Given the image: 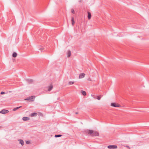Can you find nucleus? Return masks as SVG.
I'll return each instance as SVG.
<instances>
[{
    "mask_svg": "<svg viewBox=\"0 0 149 149\" xmlns=\"http://www.w3.org/2000/svg\"><path fill=\"white\" fill-rule=\"evenodd\" d=\"M86 133L88 134H91L92 136H99V133L95 131H93L91 130H87Z\"/></svg>",
    "mask_w": 149,
    "mask_h": 149,
    "instance_id": "nucleus-1",
    "label": "nucleus"
},
{
    "mask_svg": "<svg viewBox=\"0 0 149 149\" xmlns=\"http://www.w3.org/2000/svg\"><path fill=\"white\" fill-rule=\"evenodd\" d=\"M35 97L33 96H31L28 97L26 99H25V100H28L29 101H33L34 100Z\"/></svg>",
    "mask_w": 149,
    "mask_h": 149,
    "instance_id": "nucleus-2",
    "label": "nucleus"
},
{
    "mask_svg": "<svg viewBox=\"0 0 149 149\" xmlns=\"http://www.w3.org/2000/svg\"><path fill=\"white\" fill-rule=\"evenodd\" d=\"M107 148L109 149H116L117 146L116 145H109L108 146Z\"/></svg>",
    "mask_w": 149,
    "mask_h": 149,
    "instance_id": "nucleus-3",
    "label": "nucleus"
},
{
    "mask_svg": "<svg viewBox=\"0 0 149 149\" xmlns=\"http://www.w3.org/2000/svg\"><path fill=\"white\" fill-rule=\"evenodd\" d=\"M111 106L114 107H120V105L119 104L114 103H111Z\"/></svg>",
    "mask_w": 149,
    "mask_h": 149,
    "instance_id": "nucleus-4",
    "label": "nucleus"
},
{
    "mask_svg": "<svg viewBox=\"0 0 149 149\" xmlns=\"http://www.w3.org/2000/svg\"><path fill=\"white\" fill-rule=\"evenodd\" d=\"M9 112L6 109H3L1 111H0V113L5 114L8 113Z\"/></svg>",
    "mask_w": 149,
    "mask_h": 149,
    "instance_id": "nucleus-5",
    "label": "nucleus"
},
{
    "mask_svg": "<svg viewBox=\"0 0 149 149\" xmlns=\"http://www.w3.org/2000/svg\"><path fill=\"white\" fill-rule=\"evenodd\" d=\"M85 75V74L83 73L80 74L79 76V78L81 79L84 77Z\"/></svg>",
    "mask_w": 149,
    "mask_h": 149,
    "instance_id": "nucleus-6",
    "label": "nucleus"
},
{
    "mask_svg": "<svg viewBox=\"0 0 149 149\" xmlns=\"http://www.w3.org/2000/svg\"><path fill=\"white\" fill-rule=\"evenodd\" d=\"M67 55L68 57H70L71 56V51L70 50H68L67 53Z\"/></svg>",
    "mask_w": 149,
    "mask_h": 149,
    "instance_id": "nucleus-7",
    "label": "nucleus"
},
{
    "mask_svg": "<svg viewBox=\"0 0 149 149\" xmlns=\"http://www.w3.org/2000/svg\"><path fill=\"white\" fill-rule=\"evenodd\" d=\"M48 88V91H51L53 88V85L52 84H51L50 86H48L47 87Z\"/></svg>",
    "mask_w": 149,
    "mask_h": 149,
    "instance_id": "nucleus-8",
    "label": "nucleus"
},
{
    "mask_svg": "<svg viewBox=\"0 0 149 149\" xmlns=\"http://www.w3.org/2000/svg\"><path fill=\"white\" fill-rule=\"evenodd\" d=\"M88 14V19H90L91 18V13L89 11H88L87 12Z\"/></svg>",
    "mask_w": 149,
    "mask_h": 149,
    "instance_id": "nucleus-9",
    "label": "nucleus"
},
{
    "mask_svg": "<svg viewBox=\"0 0 149 149\" xmlns=\"http://www.w3.org/2000/svg\"><path fill=\"white\" fill-rule=\"evenodd\" d=\"M29 119V118L27 117H24L22 118V120L24 121L28 120Z\"/></svg>",
    "mask_w": 149,
    "mask_h": 149,
    "instance_id": "nucleus-10",
    "label": "nucleus"
},
{
    "mask_svg": "<svg viewBox=\"0 0 149 149\" xmlns=\"http://www.w3.org/2000/svg\"><path fill=\"white\" fill-rule=\"evenodd\" d=\"M37 115V113L36 112L32 113L31 114V117H33L34 116H36Z\"/></svg>",
    "mask_w": 149,
    "mask_h": 149,
    "instance_id": "nucleus-11",
    "label": "nucleus"
},
{
    "mask_svg": "<svg viewBox=\"0 0 149 149\" xmlns=\"http://www.w3.org/2000/svg\"><path fill=\"white\" fill-rule=\"evenodd\" d=\"M71 21H72V25L73 26L75 23V22L74 21V18L73 17H72L71 19Z\"/></svg>",
    "mask_w": 149,
    "mask_h": 149,
    "instance_id": "nucleus-12",
    "label": "nucleus"
},
{
    "mask_svg": "<svg viewBox=\"0 0 149 149\" xmlns=\"http://www.w3.org/2000/svg\"><path fill=\"white\" fill-rule=\"evenodd\" d=\"M21 107H22V106H20L15 108L13 109V110L14 111H15L17 110L19 108H20Z\"/></svg>",
    "mask_w": 149,
    "mask_h": 149,
    "instance_id": "nucleus-13",
    "label": "nucleus"
},
{
    "mask_svg": "<svg viewBox=\"0 0 149 149\" xmlns=\"http://www.w3.org/2000/svg\"><path fill=\"white\" fill-rule=\"evenodd\" d=\"M17 56V54L16 53L14 52L12 55V56L14 57H16Z\"/></svg>",
    "mask_w": 149,
    "mask_h": 149,
    "instance_id": "nucleus-14",
    "label": "nucleus"
},
{
    "mask_svg": "<svg viewBox=\"0 0 149 149\" xmlns=\"http://www.w3.org/2000/svg\"><path fill=\"white\" fill-rule=\"evenodd\" d=\"M81 92L83 95L85 96L86 95V93L85 91H82Z\"/></svg>",
    "mask_w": 149,
    "mask_h": 149,
    "instance_id": "nucleus-15",
    "label": "nucleus"
},
{
    "mask_svg": "<svg viewBox=\"0 0 149 149\" xmlns=\"http://www.w3.org/2000/svg\"><path fill=\"white\" fill-rule=\"evenodd\" d=\"M20 143H21L22 146H23L24 144V142L23 140L20 139L19 140Z\"/></svg>",
    "mask_w": 149,
    "mask_h": 149,
    "instance_id": "nucleus-16",
    "label": "nucleus"
},
{
    "mask_svg": "<svg viewBox=\"0 0 149 149\" xmlns=\"http://www.w3.org/2000/svg\"><path fill=\"white\" fill-rule=\"evenodd\" d=\"M102 95L97 96V99L98 100H100L101 99V97H102Z\"/></svg>",
    "mask_w": 149,
    "mask_h": 149,
    "instance_id": "nucleus-17",
    "label": "nucleus"
},
{
    "mask_svg": "<svg viewBox=\"0 0 149 149\" xmlns=\"http://www.w3.org/2000/svg\"><path fill=\"white\" fill-rule=\"evenodd\" d=\"M62 136L61 135V134H58V135H55V137L56 138V137H59Z\"/></svg>",
    "mask_w": 149,
    "mask_h": 149,
    "instance_id": "nucleus-18",
    "label": "nucleus"
},
{
    "mask_svg": "<svg viewBox=\"0 0 149 149\" xmlns=\"http://www.w3.org/2000/svg\"><path fill=\"white\" fill-rule=\"evenodd\" d=\"M74 82L70 81L68 83V84L69 85H72V84H74Z\"/></svg>",
    "mask_w": 149,
    "mask_h": 149,
    "instance_id": "nucleus-19",
    "label": "nucleus"
},
{
    "mask_svg": "<svg viewBox=\"0 0 149 149\" xmlns=\"http://www.w3.org/2000/svg\"><path fill=\"white\" fill-rule=\"evenodd\" d=\"M27 81L30 82H33V80L31 79H28Z\"/></svg>",
    "mask_w": 149,
    "mask_h": 149,
    "instance_id": "nucleus-20",
    "label": "nucleus"
},
{
    "mask_svg": "<svg viewBox=\"0 0 149 149\" xmlns=\"http://www.w3.org/2000/svg\"><path fill=\"white\" fill-rule=\"evenodd\" d=\"M71 12L73 13V14H74L75 13V12H74V10L73 9H72L71 10Z\"/></svg>",
    "mask_w": 149,
    "mask_h": 149,
    "instance_id": "nucleus-21",
    "label": "nucleus"
},
{
    "mask_svg": "<svg viewBox=\"0 0 149 149\" xmlns=\"http://www.w3.org/2000/svg\"><path fill=\"white\" fill-rule=\"evenodd\" d=\"M30 143V142L29 141H27L26 142V143L27 144H29Z\"/></svg>",
    "mask_w": 149,
    "mask_h": 149,
    "instance_id": "nucleus-22",
    "label": "nucleus"
},
{
    "mask_svg": "<svg viewBox=\"0 0 149 149\" xmlns=\"http://www.w3.org/2000/svg\"><path fill=\"white\" fill-rule=\"evenodd\" d=\"M39 49L41 51H42L44 49L43 48H42Z\"/></svg>",
    "mask_w": 149,
    "mask_h": 149,
    "instance_id": "nucleus-23",
    "label": "nucleus"
},
{
    "mask_svg": "<svg viewBox=\"0 0 149 149\" xmlns=\"http://www.w3.org/2000/svg\"><path fill=\"white\" fill-rule=\"evenodd\" d=\"M5 93V92H1V94H3Z\"/></svg>",
    "mask_w": 149,
    "mask_h": 149,
    "instance_id": "nucleus-24",
    "label": "nucleus"
},
{
    "mask_svg": "<svg viewBox=\"0 0 149 149\" xmlns=\"http://www.w3.org/2000/svg\"><path fill=\"white\" fill-rule=\"evenodd\" d=\"M126 147H127V148H130L128 146H126Z\"/></svg>",
    "mask_w": 149,
    "mask_h": 149,
    "instance_id": "nucleus-25",
    "label": "nucleus"
},
{
    "mask_svg": "<svg viewBox=\"0 0 149 149\" xmlns=\"http://www.w3.org/2000/svg\"><path fill=\"white\" fill-rule=\"evenodd\" d=\"M75 113L77 114H78V112H75Z\"/></svg>",
    "mask_w": 149,
    "mask_h": 149,
    "instance_id": "nucleus-26",
    "label": "nucleus"
},
{
    "mask_svg": "<svg viewBox=\"0 0 149 149\" xmlns=\"http://www.w3.org/2000/svg\"><path fill=\"white\" fill-rule=\"evenodd\" d=\"M15 0V1H17V0Z\"/></svg>",
    "mask_w": 149,
    "mask_h": 149,
    "instance_id": "nucleus-27",
    "label": "nucleus"
}]
</instances>
